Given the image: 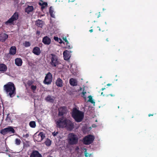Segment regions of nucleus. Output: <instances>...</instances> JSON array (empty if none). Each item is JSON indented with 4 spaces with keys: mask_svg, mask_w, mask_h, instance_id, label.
Wrapping results in <instances>:
<instances>
[{
    "mask_svg": "<svg viewBox=\"0 0 157 157\" xmlns=\"http://www.w3.org/2000/svg\"><path fill=\"white\" fill-rule=\"evenodd\" d=\"M56 127L59 128H64L68 130L71 131L74 128V123L70 120L63 117L59 118L56 122Z\"/></svg>",
    "mask_w": 157,
    "mask_h": 157,
    "instance_id": "f257e3e1",
    "label": "nucleus"
},
{
    "mask_svg": "<svg viewBox=\"0 0 157 157\" xmlns=\"http://www.w3.org/2000/svg\"><path fill=\"white\" fill-rule=\"evenodd\" d=\"M4 90L10 98L14 97L16 93V88L14 84L9 82L5 85L3 86Z\"/></svg>",
    "mask_w": 157,
    "mask_h": 157,
    "instance_id": "f03ea898",
    "label": "nucleus"
},
{
    "mask_svg": "<svg viewBox=\"0 0 157 157\" xmlns=\"http://www.w3.org/2000/svg\"><path fill=\"white\" fill-rule=\"evenodd\" d=\"M72 117L76 122H80L82 121L84 118V113L75 108L72 112Z\"/></svg>",
    "mask_w": 157,
    "mask_h": 157,
    "instance_id": "7ed1b4c3",
    "label": "nucleus"
},
{
    "mask_svg": "<svg viewBox=\"0 0 157 157\" xmlns=\"http://www.w3.org/2000/svg\"><path fill=\"white\" fill-rule=\"evenodd\" d=\"M67 141L70 145H76L78 142V138L76 135L73 133H71L68 135Z\"/></svg>",
    "mask_w": 157,
    "mask_h": 157,
    "instance_id": "20e7f679",
    "label": "nucleus"
},
{
    "mask_svg": "<svg viewBox=\"0 0 157 157\" xmlns=\"http://www.w3.org/2000/svg\"><path fill=\"white\" fill-rule=\"evenodd\" d=\"M51 56L50 64L52 66L56 67L60 63L59 60L57 56L54 54H51Z\"/></svg>",
    "mask_w": 157,
    "mask_h": 157,
    "instance_id": "39448f33",
    "label": "nucleus"
},
{
    "mask_svg": "<svg viewBox=\"0 0 157 157\" xmlns=\"http://www.w3.org/2000/svg\"><path fill=\"white\" fill-rule=\"evenodd\" d=\"M94 139V136L91 135L85 136L83 139V142L85 145H89L91 144Z\"/></svg>",
    "mask_w": 157,
    "mask_h": 157,
    "instance_id": "423d86ee",
    "label": "nucleus"
},
{
    "mask_svg": "<svg viewBox=\"0 0 157 157\" xmlns=\"http://www.w3.org/2000/svg\"><path fill=\"white\" fill-rule=\"evenodd\" d=\"M15 131L12 127L8 126V127L2 129L0 133L3 135H5L7 133H14Z\"/></svg>",
    "mask_w": 157,
    "mask_h": 157,
    "instance_id": "0eeeda50",
    "label": "nucleus"
},
{
    "mask_svg": "<svg viewBox=\"0 0 157 157\" xmlns=\"http://www.w3.org/2000/svg\"><path fill=\"white\" fill-rule=\"evenodd\" d=\"M52 79V75L50 72H49L46 74L45 77L44 81V83L45 84H50L51 83Z\"/></svg>",
    "mask_w": 157,
    "mask_h": 157,
    "instance_id": "6e6552de",
    "label": "nucleus"
},
{
    "mask_svg": "<svg viewBox=\"0 0 157 157\" xmlns=\"http://www.w3.org/2000/svg\"><path fill=\"white\" fill-rule=\"evenodd\" d=\"M58 116L59 117H62L67 113V109L65 106L60 107L58 109Z\"/></svg>",
    "mask_w": 157,
    "mask_h": 157,
    "instance_id": "1a4fd4ad",
    "label": "nucleus"
},
{
    "mask_svg": "<svg viewBox=\"0 0 157 157\" xmlns=\"http://www.w3.org/2000/svg\"><path fill=\"white\" fill-rule=\"evenodd\" d=\"M71 51H68L66 50L64 51L63 53V57L65 60H68L71 57L70 53L72 52Z\"/></svg>",
    "mask_w": 157,
    "mask_h": 157,
    "instance_id": "9d476101",
    "label": "nucleus"
},
{
    "mask_svg": "<svg viewBox=\"0 0 157 157\" xmlns=\"http://www.w3.org/2000/svg\"><path fill=\"white\" fill-rule=\"evenodd\" d=\"M8 37V35L6 33H2L0 34V41L5 42Z\"/></svg>",
    "mask_w": 157,
    "mask_h": 157,
    "instance_id": "9b49d317",
    "label": "nucleus"
},
{
    "mask_svg": "<svg viewBox=\"0 0 157 157\" xmlns=\"http://www.w3.org/2000/svg\"><path fill=\"white\" fill-rule=\"evenodd\" d=\"M16 48L15 46H12L11 47L9 51V53L6 54V55L8 56L9 54L14 55L16 52Z\"/></svg>",
    "mask_w": 157,
    "mask_h": 157,
    "instance_id": "f8f14e48",
    "label": "nucleus"
},
{
    "mask_svg": "<svg viewBox=\"0 0 157 157\" xmlns=\"http://www.w3.org/2000/svg\"><path fill=\"white\" fill-rule=\"evenodd\" d=\"M55 98L54 97L48 95L45 98V100L47 102L52 103L54 102Z\"/></svg>",
    "mask_w": 157,
    "mask_h": 157,
    "instance_id": "ddd939ff",
    "label": "nucleus"
},
{
    "mask_svg": "<svg viewBox=\"0 0 157 157\" xmlns=\"http://www.w3.org/2000/svg\"><path fill=\"white\" fill-rule=\"evenodd\" d=\"M63 81L60 78H57L56 82V85L58 87H62L63 86Z\"/></svg>",
    "mask_w": 157,
    "mask_h": 157,
    "instance_id": "4468645a",
    "label": "nucleus"
},
{
    "mask_svg": "<svg viewBox=\"0 0 157 157\" xmlns=\"http://www.w3.org/2000/svg\"><path fill=\"white\" fill-rule=\"evenodd\" d=\"M43 42L45 44L49 45L51 42V39L47 36H46L43 38Z\"/></svg>",
    "mask_w": 157,
    "mask_h": 157,
    "instance_id": "2eb2a0df",
    "label": "nucleus"
},
{
    "mask_svg": "<svg viewBox=\"0 0 157 157\" xmlns=\"http://www.w3.org/2000/svg\"><path fill=\"white\" fill-rule=\"evenodd\" d=\"M22 60L21 58H17L15 59V64L18 66H21L22 65Z\"/></svg>",
    "mask_w": 157,
    "mask_h": 157,
    "instance_id": "dca6fc26",
    "label": "nucleus"
},
{
    "mask_svg": "<svg viewBox=\"0 0 157 157\" xmlns=\"http://www.w3.org/2000/svg\"><path fill=\"white\" fill-rule=\"evenodd\" d=\"M6 66L3 63L0 64V71L4 72H5L7 70Z\"/></svg>",
    "mask_w": 157,
    "mask_h": 157,
    "instance_id": "f3484780",
    "label": "nucleus"
},
{
    "mask_svg": "<svg viewBox=\"0 0 157 157\" xmlns=\"http://www.w3.org/2000/svg\"><path fill=\"white\" fill-rule=\"evenodd\" d=\"M40 1L42 2V3L40 2V6H41V10L43 11L44 9L48 6V4L46 2H43L41 0H40Z\"/></svg>",
    "mask_w": 157,
    "mask_h": 157,
    "instance_id": "a211bd4d",
    "label": "nucleus"
},
{
    "mask_svg": "<svg viewBox=\"0 0 157 157\" xmlns=\"http://www.w3.org/2000/svg\"><path fill=\"white\" fill-rule=\"evenodd\" d=\"M69 83L71 86H76L77 85V81L76 79L72 78L70 79Z\"/></svg>",
    "mask_w": 157,
    "mask_h": 157,
    "instance_id": "6ab92c4d",
    "label": "nucleus"
},
{
    "mask_svg": "<svg viewBox=\"0 0 157 157\" xmlns=\"http://www.w3.org/2000/svg\"><path fill=\"white\" fill-rule=\"evenodd\" d=\"M33 10V6H28L25 9V12L28 14H29L30 12H32Z\"/></svg>",
    "mask_w": 157,
    "mask_h": 157,
    "instance_id": "aec40b11",
    "label": "nucleus"
},
{
    "mask_svg": "<svg viewBox=\"0 0 157 157\" xmlns=\"http://www.w3.org/2000/svg\"><path fill=\"white\" fill-rule=\"evenodd\" d=\"M30 157H39V153L38 151H33L30 155Z\"/></svg>",
    "mask_w": 157,
    "mask_h": 157,
    "instance_id": "412c9836",
    "label": "nucleus"
},
{
    "mask_svg": "<svg viewBox=\"0 0 157 157\" xmlns=\"http://www.w3.org/2000/svg\"><path fill=\"white\" fill-rule=\"evenodd\" d=\"M33 52L35 55H39V48L37 47H34L33 49Z\"/></svg>",
    "mask_w": 157,
    "mask_h": 157,
    "instance_id": "4be33fe9",
    "label": "nucleus"
},
{
    "mask_svg": "<svg viewBox=\"0 0 157 157\" xmlns=\"http://www.w3.org/2000/svg\"><path fill=\"white\" fill-rule=\"evenodd\" d=\"M19 15L17 12L15 13L11 17L14 21L17 20L18 18Z\"/></svg>",
    "mask_w": 157,
    "mask_h": 157,
    "instance_id": "5701e85b",
    "label": "nucleus"
},
{
    "mask_svg": "<svg viewBox=\"0 0 157 157\" xmlns=\"http://www.w3.org/2000/svg\"><path fill=\"white\" fill-rule=\"evenodd\" d=\"M44 143L46 146H50L51 144V141L50 139H48Z\"/></svg>",
    "mask_w": 157,
    "mask_h": 157,
    "instance_id": "b1692460",
    "label": "nucleus"
},
{
    "mask_svg": "<svg viewBox=\"0 0 157 157\" xmlns=\"http://www.w3.org/2000/svg\"><path fill=\"white\" fill-rule=\"evenodd\" d=\"M49 12L51 17H52L54 18L55 15L53 14V10L52 9V7L51 6L50 7Z\"/></svg>",
    "mask_w": 157,
    "mask_h": 157,
    "instance_id": "393cba45",
    "label": "nucleus"
},
{
    "mask_svg": "<svg viewBox=\"0 0 157 157\" xmlns=\"http://www.w3.org/2000/svg\"><path fill=\"white\" fill-rule=\"evenodd\" d=\"M30 126L32 128H35L36 127V123L34 121H31L29 123Z\"/></svg>",
    "mask_w": 157,
    "mask_h": 157,
    "instance_id": "a878e982",
    "label": "nucleus"
},
{
    "mask_svg": "<svg viewBox=\"0 0 157 157\" xmlns=\"http://www.w3.org/2000/svg\"><path fill=\"white\" fill-rule=\"evenodd\" d=\"M10 114H8L7 115V116L6 118V120L8 122H12V121L11 119V117L9 116Z\"/></svg>",
    "mask_w": 157,
    "mask_h": 157,
    "instance_id": "bb28decb",
    "label": "nucleus"
},
{
    "mask_svg": "<svg viewBox=\"0 0 157 157\" xmlns=\"http://www.w3.org/2000/svg\"><path fill=\"white\" fill-rule=\"evenodd\" d=\"M21 143V141L20 139L17 138L15 140V144L17 145H19Z\"/></svg>",
    "mask_w": 157,
    "mask_h": 157,
    "instance_id": "cd10ccee",
    "label": "nucleus"
},
{
    "mask_svg": "<svg viewBox=\"0 0 157 157\" xmlns=\"http://www.w3.org/2000/svg\"><path fill=\"white\" fill-rule=\"evenodd\" d=\"M88 98H89V101L92 104L95 103V102L94 101L91 96V95L89 96L88 97Z\"/></svg>",
    "mask_w": 157,
    "mask_h": 157,
    "instance_id": "c85d7f7f",
    "label": "nucleus"
},
{
    "mask_svg": "<svg viewBox=\"0 0 157 157\" xmlns=\"http://www.w3.org/2000/svg\"><path fill=\"white\" fill-rule=\"evenodd\" d=\"M14 20L13 19V18L11 17L6 22V24L8 23H11L12 24L13 21Z\"/></svg>",
    "mask_w": 157,
    "mask_h": 157,
    "instance_id": "c756f323",
    "label": "nucleus"
},
{
    "mask_svg": "<svg viewBox=\"0 0 157 157\" xmlns=\"http://www.w3.org/2000/svg\"><path fill=\"white\" fill-rule=\"evenodd\" d=\"M24 45L25 47H27L30 45V43L29 42L26 41L25 42Z\"/></svg>",
    "mask_w": 157,
    "mask_h": 157,
    "instance_id": "7c9ffc66",
    "label": "nucleus"
},
{
    "mask_svg": "<svg viewBox=\"0 0 157 157\" xmlns=\"http://www.w3.org/2000/svg\"><path fill=\"white\" fill-rule=\"evenodd\" d=\"M40 136H41V140H42L45 137V135L42 132H40Z\"/></svg>",
    "mask_w": 157,
    "mask_h": 157,
    "instance_id": "2f4dec72",
    "label": "nucleus"
},
{
    "mask_svg": "<svg viewBox=\"0 0 157 157\" xmlns=\"http://www.w3.org/2000/svg\"><path fill=\"white\" fill-rule=\"evenodd\" d=\"M66 48H69V49H71L72 48V46L70 45V44H69V43L68 42V43H66Z\"/></svg>",
    "mask_w": 157,
    "mask_h": 157,
    "instance_id": "473e14b6",
    "label": "nucleus"
},
{
    "mask_svg": "<svg viewBox=\"0 0 157 157\" xmlns=\"http://www.w3.org/2000/svg\"><path fill=\"white\" fill-rule=\"evenodd\" d=\"M33 83V82L32 80H29L27 82V84L29 86H32Z\"/></svg>",
    "mask_w": 157,
    "mask_h": 157,
    "instance_id": "72a5a7b5",
    "label": "nucleus"
},
{
    "mask_svg": "<svg viewBox=\"0 0 157 157\" xmlns=\"http://www.w3.org/2000/svg\"><path fill=\"white\" fill-rule=\"evenodd\" d=\"M36 86H34V85H32L31 88L32 90H33V92L34 91H35L36 89Z\"/></svg>",
    "mask_w": 157,
    "mask_h": 157,
    "instance_id": "f704fd0d",
    "label": "nucleus"
},
{
    "mask_svg": "<svg viewBox=\"0 0 157 157\" xmlns=\"http://www.w3.org/2000/svg\"><path fill=\"white\" fill-rule=\"evenodd\" d=\"M84 89L83 90V91L82 92V97H83V98L85 99L86 98V97L85 96V94L86 93V92L85 91H84Z\"/></svg>",
    "mask_w": 157,
    "mask_h": 157,
    "instance_id": "c9c22d12",
    "label": "nucleus"
},
{
    "mask_svg": "<svg viewBox=\"0 0 157 157\" xmlns=\"http://www.w3.org/2000/svg\"><path fill=\"white\" fill-rule=\"evenodd\" d=\"M58 133V132H53L52 133V135L55 136H56L57 134Z\"/></svg>",
    "mask_w": 157,
    "mask_h": 157,
    "instance_id": "e433bc0d",
    "label": "nucleus"
},
{
    "mask_svg": "<svg viewBox=\"0 0 157 157\" xmlns=\"http://www.w3.org/2000/svg\"><path fill=\"white\" fill-rule=\"evenodd\" d=\"M54 39L56 41H59V39L58 38V37L54 36Z\"/></svg>",
    "mask_w": 157,
    "mask_h": 157,
    "instance_id": "4c0bfd02",
    "label": "nucleus"
},
{
    "mask_svg": "<svg viewBox=\"0 0 157 157\" xmlns=\"http://www.w3.org/2000/svg\"><path fill=\"white\" fill-rule=\"evenodd\" d=\"M22 136L23 137L27 138L29 136V135L28 134H23Z\"/></svg>",
    "mask_w": 157,
    "mask_h": 157,
    "instance_id": "58836bf2",
    "label": "nucleus"
},
{
    "mask_svg": "<svg viewBox=\"0 0 157 157\" xmlns=\"http://www.w3.org/2000/svg\"><path fill=\"white\" fill-rule=\"evenodd\" d=\"M63 40H64L66 43H68V40L67 39V38H66V37H63Z\"/></svg>",
    "mask_w": 157,
    "mask_h": 157,
    "instance_id": "ea45409f",
    "label": "nucleus"
},
{
    "mask_svg": "<svg viewBox=\"0 0 157 157\" xmlns=\"http://www.w3.org/2000/svg\"><path fill=\"white\" fill-rule=\"evenodd\" d=\"M39 21V19H38L36 22V24L38 26H39V24L38 23V22Z\"/></svg>",
    "mask_w": 157,
    "mask_h": 157,
    "instance_id": "a19ab883",
    "label": "nucleus"
},
{
    "mask_svg": "<svg viewBox=\"0 0 157 157\" xmlns=\"http://www.w3.org/2000/svg\"><path fill=\"white\" fill-rule=\"evenodd\" d=\"M58 42L59 43L61 44L63 43V41H62V40H61V39L60 38H59V41H58Z\"/></svg>",
    "mask_w": 157,
    "mask_h": 157,
    "instance_id": "79ce46f5",
    "label": "nucleus"
},
{
    "mask_svg": "<svg viewBox=\"0 0 157 157\" xmlns=\"http://www.w3.org/2000/svg\"><path fill=\"white\" fill-rule=\"evenodd\" d=\"M38 101L37 100H36L34 99V105L35 106L36 105V103L37 102V101Z\"/></svg>",
    "mask_w": 157,
    "mask_h": 157,
    "instance_id": "37998d69",
    "label": "nucleus"
},
{
    "mask_svg": "<svg viewBox=\"0 0 157 157\" xmlns=\"http://www.w3.org/2000/svg\"><path fill=\"white\" fill-rule=\"evenodd\" d=\"M40 27H42V25H41V23H40L41 22H42V21L40 20Z\"/></svg>",
    "mask_w": 157,
    "mask_h": 157,
    "instance_id": "c03bdc74",
    "label": "nucleus"
},
{
    "mask_svg": "<svg viewBox=\"0 0 157 157\" xmlns=\"http://www.w3.org/2000/svg\"><path fill=\"white\" fill-rule=\"evenodd\" d=\"M153 114H149L148 115V116L150 117L151 116H153Z\"/></svg>",
    "mask_w": 157,
    "mask_h": 157,
    "instance_id": "a18cd8bd",
    "label": "nucleus"
},
{
    "mask_svg": "<svg viewBox=\"0 0 157 157\" xmlns=\"http://www.w3.org/2000/svg\"><path fill=\"white\" fill-rule=\"evenodd\" d=\"M79 149V147H76V149H75V150H78Z\"/></svg>",
    "mask_w": 157,
    "mask_h": 157,
    "instance_id": "49530a36",
    "label": "nucleus"
},
{
    "mask_svg": "<svg viewBox=\"0 0 157 157\" xmlns=\"http://www.w3.org/2000/svg\"><path fill=\"white\" fill-rule=\"evenodd\" d=\"M93 29H90V30H89V32H90V33H92L93 32Z\"/></svg>",
    "mask_w": 157,
    "mask_h": 157,
    "instance_id": "de8ad7c7",
    "label": "nucleus"
},
{
    "mask_svg": "<svg viewBox=\"0 0 157 157\" xmlns=\"http://www.w3.org/2000/svg\"><path fill=\"white\" fill-rule=\"evenodd\" d=\"M111 85H112V84L109 83V84H107V86H110Z\"/></svg>",
    "mask_w": 157,
    "mask_h": 157,
    "instance_id": "09e8293b",
    "label": "nucleus"
},
{
    "mask_svg": "<svg viewBox=\"0 0 157 157\" xmlns=\"http://www.w3.org/2000/svg\"><path fill=\"white\" fill-rule=\"evenodd\" d=\"M109 95H110V96H112V97H113V96H115V95L114 94H109Z\"/></svg>",
    "mask_w": 157,
    "mask_h": 157,
    "instance_id": "8fccbe9b",
    "label": "nucleus"
},
{
    "mask_svg": "<svg viewBox=\"0 0 157 157\" xmlns=\"http://www.w3.org/2000/svg\"><path fill=\"white\" fill-rule=\"evenodd\" d=\"M34 140H36V141H38L36 139V136H35L34 138Z\"/></svg>",
    "mask_w": 157,
    "mask_h": 157,
    "instance_id": "3c124183",
    "label": "nucleus"
},
{
    "mask_svg": "<svg viewBox=\"0 0 157 157\" xmlns=\"http://www.w3.org/2000/svg\"><path fill=\"white\" fill-rule=\"evenodd\" d=\"M105 89V88H102L101 90L102 91H103V90H104Z\"/></svg>",
    "mask_w": 157,
    "mask_h": 157,
    "instance_id": "603ef678",
    "label": "nucleus"
},
{
    "mask_svg": "<svg viewBox=\"0 0 157 157\" xmlns=\"http://www.w3.org/2000/svg\"><path fill=\"white\" fill-rule=\"evenodd\" d=\"M107 41H109V38H107L106 39V40Z\"/></svg>",
    "mask_w": 157,
    "mask_h": 157,
    "instance_id": "864d4df0",
    "label": "nucleus"
},
{
    "mask_svg": "<svg viewBox=\"0 0 157 157\" xmlns=\"http://www.w3.org/2000/svg\"><path fill=\"white\" fill-rule=\"evenodd\" d=\"M85 156H86V157H87V155L86 154V153H85Z\"/></svg>",
    "mask_w": 157,
    "mask_h": 157,
    "instance_id": "5fc2aeb1",
    "label": "nucleus"
},
{
    "mask_svg": "<svg viewBox=\"0 0 157 157\" xmlns=\"http://www.w3.org/2000/svg\"><path fill=\"white\" fill-rule=\"evenodd\" d=\"M36 33H37V34H39V31H37Z\"/></svg>",
    "mask_w": 157,
    "mask_h": 157,
    "instance_id": "6e6d98bb",
    "label": "nucleus"
},
{
    "mask_svg": "<svg viewBox=\"0 0 157 157\" xmlns=\"http://www.w3.org/2000/svg\"><path fill=\"white\" fill-rule=\"evenodd\" d=\"M80 90H82V88L81 87H80Z\"/></svg>",
    "mask_w": 157,
    "mask_h": 157,
    "instance_id": "4d7b16f0",
    "label": "nucleus"
},
{
    "mask_svg": "<svg viewBox=\"0 0 157 157\" xmlns=\"http://www.w3.org/2000/svg\"><path fill=\"white\" fill-rule=\"evenodd\" d=\"M103 92H102L101 93V95H103Z\"/></svg>",
    "mask_w": 157,
    "mask_h": 157,
    "instance_id": "13d9d810",
    "label": "nucleus"
},
{
    "mask_svg": "<svg viewBox=\"0 0 157 157\" xmlns=\"http://www.w3.org/2000/svg\"><path fill=\"white\" fill-rule=\"evenodd\" d=\"M40 157H42V155L40 154Z\"/></svg>",
    "mask_w": 157,
    "mask_h": 157,
    "instance_id": "bf43d9fd",
    "label": "nucleus"
},
{
    "mask_svg": "<svg viewBox=\"0 0 157 157\" xmlns=\"http://www.w3.org/2000/svg\"><path fill=\"white\" fill-rule=\"evenodd\" d=\"M74 1H71V2H74Z\"/></svg>",
    "mask_w": 157,
    "mask_h": 157,
    "instance_id": "052dcab7",
    "label": "nucleus"
},
{
    "mask_svg": "<svg viewBox=\"0 0 157 157\" xmlns=\"http://www.w3.org/2000/svg\"><path fill=\"white\" fill-rule=\"evenodd\" d=\"M99 30L100 31L101 30L100 28H99Z\"/></svg>",
    "mask_w": 157,
    "mask_h": 157,
    "instance_id": "680f3d73",
    "label": "nucleus"
},
{
    "mask_svg": "<svg viewBox=\"0 0 157 157\" xmlns=\"http://www.w3.org/2000/svg\"><path fill=\"white\" fill-rule=\"evenodd\" d=\"M38 4L39 5V2L38 3Z\"/></svg>",
    "mask_w": 157,
    "mask_h": 157,
    "instance_id": "e2e57ef3",
    "label": "nucleus"
},
{
    "mask_svg": "<svg viewBox=\"0 0 157 157\" xmlns=\"http://www.w3.org/2000/svg\"><path fill=\"white\" fill-rule=\"evenodd\" d=\"M38 122H39V120H38Z\"/></svg>",
    "mask_w": 157,
    "mask_h": 157,
    "instance_id": "0e129e2a",
    "label": "nucleus"
},
{
    "mask_svg": "<svg viewBox=\"0 0 157 157\" xmlns=\"http://www.w3.org/2000/svg\"><path fill=\"white\" fill-rule=\"evenodd\" d=\"M119 108V106H118V108Z\"/></svg>",
    "mask_w": 157,
    "mask_h": 157,
    "instance_id": "69168bd1",
    "label": "nucleus"
},
{
    "mask_svg": "<svg viewBox=\"0 0 157 157\" xmlns=\"http://www.w3.org/2000/svg\"><path fill=\"white\" fill-rule=\"evenodd\" d=\"M50 157H53L52 156H50Z\"/></svg>",
    "mask_w": 157,
    "mask_h": 157,
    "instance_id": "338daca9",
    "label": "nucleus"
}]
</instances>
